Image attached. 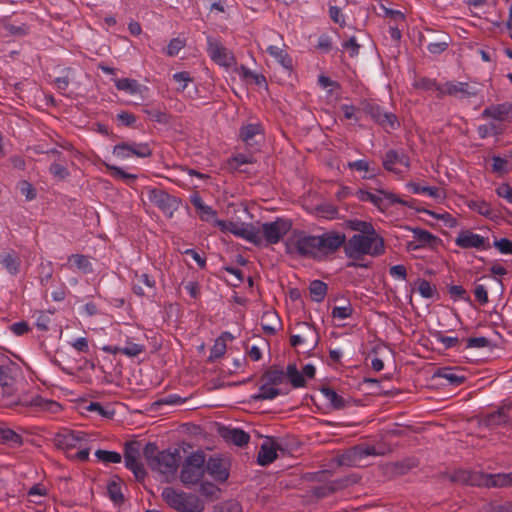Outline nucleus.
I'll use <instances>...</instances> for the list:
<instances>
[{
  "mask_svg": "<svg viewBox=\"0 0 512 512\" xmlns=\"http://www.w3.org/2000/svg\"><path fill=\"white\" fill-rule=\"evenodd\" d=\"M345 239L343 233L335 231L312 235L304 230H293L285 241V248L289 254L322 260L342 246Z\"/></svg>",
  "mask_w": 512,
  "mask_h": 512,
  "instance_id": "f257e3e1",
  "label": "nucleus"
},
{
  "mask_svg": "<svg viewBox=\"0 0 512 512\" xmlns=\"http://www.w3.org/2000/svg\"><path fill=\"white\" fill-rule=\"evenodd\" d=\"M291 228L292 221L283 217L257 224L240 221L236 237L257 247H267L279 243Z\"/></svg>",
  "mask_w": 512,
  "mask_h": 512,
  "instance_id": "f03ea898",
  "label": "nucleus"
},
{
  "mask_svg": "<svg viewBox=\"0 0 512 512\" xmlns=\"http://www.w3.org/2000/svg\"><path fill=\"white\" fill-rule=\"evenodd\" d=\"M144 458L152 471L162 475L165 481L174 478L180 461L177 449L159 451L155 443H147L143 449Z\"/></svg>",
  "mask_w": 512,
  "mask_h": 512,
  "instance_id": "7ed1b4c3",
  "label": "nucleus"
},
{
  "mask_svg": "<svg viewBox=\"0 0 512 512\" xmlns=\"http://www.w3.org/2000/svg\"><path fill=\"white\" fill-rule=\"evenodd\" d=\"M91 438L83 431L64 430L55 436V444L73 460L86 461L90 454Z\"/></svg>",
  "mask_w": 512,
  "mask_h": 512,
  "instance_id": "20e7f679",
  "label": "nucleus"
},
{
  "mask_svg": "<svg viewBox=\"0 0 512 512\" xmlns=\"http://www.w3.org/2000/svg\"><path fill=\"white\" fill-rule=\"evenodd\" d=\"M384 251V240L377 232L373 235H353L346 246V254L351 258L361 255L378 256Z\"/></svg>",
  "mask_w": 512,
  "mask_h": 512,
  "instance_id": "39448f33",
  "label": "nucleus"
},
{
  "mask_svg": "<svg viewBox=\"0 0 512 512\" xmlns=\"http://www.w3.org/2000/svg\"><path fill=\"white\" fill-rule=\"evenodd\" d=\"M191 203L195 207L201 221L212 224L222 233H230L236 237L240 220L230 221L219 219L217 211L212 206L207 205L199 195L192 196Z\"/></svg>",
  "mask_w": 512,
  "mask_h": 512,
  "instance_id": "423d86ee",
  "label": "nucleus"
},
{
  "mask_svg": "<svg viewBox=\"0 0 512 512\" xmlns=\"http://www.w3.org/2000/svg\"><path fill=\"white\" fill-rule=\"evenodd\" d=\"M355 195L359 201L372 203L381 213H385L394 204L412 206L408 201L384 189H377L374 192L359 189Z\"/></svg>",
  "mask_w": 512,
  "mask_h": 512,
  "instance_id": "0eeeda50",
  "label": "nucleus"
},
{
  "mask_svg": "<svg viewBox=\"0 0 512 512\" xmlns=\"http://www.w3.org/2000/svg\"><path fill=\"white\" fill-rule=\"evenodd\" d=\"M355 195L359 201L372 203L381 213H385L394 204L412 206L408 201L384 189H377L374 192L359 189Z\"/></svg>",
  "mask_w": 512,
  "mask_h": 512,
  "instance_id": "6e6552de",
  "label": "nucleus"
},
{
  "mask_svg": "<svg viewBox=\"0 0 512 512\" xmlns=\"http://www.w3.org/2000/svg\"><path fill=\"white\" fill-rule=\"evenodd\" d=\"M161 496L169 507L178 512H200L203 509L197 497L173 487L164 488Z\"/></svg>",
  "mask_w": 512,
  "mask_h": 512,
  "instance_id": "1a4fd4ad",
  "label": "nucleus"
},
{
  "mask_svg": "<svg viewBox=\"0 0 512 512\" xmlns=\"http://www.w3.org/2000/svg\"><path fill=\"white\" fill-rule=\"evenodd\" d=\"M205 462V455L202 452L189 455L180 473L181 482L186 486L198 483L205 474Z\"/></svg>",
  "mask_w": 512,
  "mask_h": 512,
  "instance_id": "9d476101",
  "label": "nucleus"
},
{
  "mask_svg": "<svg viewBox=\"0 0 512 512\" xmlns=\"http://www.w3.org/2000/svg\"><path fill=\"white\" fill-rule=\"evenodd\" d=\"M207 46L208 55L217 65L226 69L236 65L234 54L225 48L217 39L211 36L207 37Z\"/></svg>",
  "mask_w": 512,
  "mask_h": 512,
  "instance_id": "9b49d317",
  "label": "nucleus"
},
{
  "mask_svg": "<svg viewBox=\"0 0 512 512\" xmlns=\"http://www.w3.org/2000/svg\"><path fill=\"white\" fill-rule=\"evenodd\" d=\"M113 155L121 160L129 159L133 156L138 158L149 157L152 153L147 143H119L113 147Z\"/></svg>",
  "mask_w": 512,
  "mask_h": 512,
  "instance_id": "f8f14e48",
  "label": "nucleus"
},
{
  "mask_svg": "<svg viewBox=\"0 0 512 512\" xmlns=\"http://www.w3.org/2000/svg\"><path fill=\"white\" fill-rule=\"evenodd\" d=\"M455 245L462 249H475L478 251L486 250L488 247V239L471 230H461L455 240Z\"/></svg>",
  "mask_w": 512,
  "mask_h": 512,
  "instance_id": "ddd939ff",
  "label": "nucleus"
},
{
  "mask_svg": "<svg viewBox=\"0 0 512 512\" xmlns=\"http://www.w3.org/2000/svg\"><path fill=\"white\" fill-rule=\"evenodd\" d=\"M124 461L126 468L131 470L137 479H143L145 477L146 472L140 461V448L137 442L126 444Z\"/></svg>",
  "mask_w": 512,
  "mask_h": 512,
  "instance_id": "4468645a",
  "label": "nucleus"
},
{
  "mask_svg": "<svg viewBox=\"0 0 512 512\" xmlns=\"http://www.w3.org/2000/svg\"><path fill=\"white\" fill-rule=\"evenodd\" d=\"M383 166L387 171L402 176L410 168V161L405 153L389 150L383 159Z\"/></svg>",
  "mask_w": 512,
  "mask_h": 512,
  "instance_id": "2eb2a0df",
  "label": "nucleus"
},
{
  "mask_svg": "<svg viewBox=\"0 0 512 512\" xmlns=\"http://www.w3.org/2000/svg\"><path fill=\"white\" fill-rule=\"evenodd\" d=\"M148 199L170 217L178 207L177 200L160 189L149 190Z\"/></svg>",
  "mask_w": 512,
  "mask_h": 512,
  "instance_id": "dca6fc26",
  "label": "nucleus"
},
{
  "mask_svg": "<svg viewBox=\"0 0 512 512\" xmlns=\"http://www.w3.org/2000/svg\"><path fill=\"white\" fill-rule=\"evenodd\" d=\"M216 481H226L229 473L225 462L220 458H210L205 465V471Z\"/></svg>",
  "mask_w": 512,
  "mask_h": 512,
  "instance_id": "f3484780",
  "label": "nucleus"
},
{
  "mask_svg": "<svg viewBox=\"0 0 512 512\" xmlns=\"http://www.w3.org/2000/svg\"><path fill=\"white\" fill-rule=\"evenodd\" d=\"M66 266L71 270H78L84 274L93 272V265L88 256L72 254L67 259Z\"/></svg>",
  "mask_w": 512,
  "mask_h": 512,
  "instance_id": "a211bd4d",
  "label": "nucleus"
},
{
  "mask_svg": "<svg viewBox=\"0 0 512 512\" xmlns=\"http://www.w3.org/2000/svg\"><path fill=\"white\" fill-rule=\"evenodd\" d=\"M441 92L458 98H466L475 94L470 86L464 82H447L443 85Z\"/></svg>",
  "mask_w": 512,
  "mask_h": 512,
  "instance_id": "6ab92c4d",
  "label": "nucleus"
},
{
  "mask_svg": "<svg viewBox=\"0 0 512 512\" xmlns=\"http://www.w3.org/2000/svg\"><path fill=\"white\" fill-rule=\"evenodd\" d=\"M277 458V447L274 442L265 441L259 450L257 461L260 465H268Z\"/></svg>",
  "mask_w": 512,
  "mask_h": 512,
  "instance_id": "aec40b11",
  "label": "nucleus"
},
{
  "mask_svg": "<svg viewBox=\"0 0 512 512\" xmlns=\"http://www.w3.org/2000/svg\"><path fill=\"white\" fill-rule=\"evenodd\" d=\"M436 376L444 379L448 384L452 386H458L466 379L463 373L451 367L439 369L436 373Z\"/></svg>",
  "mask_w": 512,
  "mask_h": 512,
  "instance_id": "412c9836",
  "label": "nucleus"
},
{
  "mask_svg": "<svg viewBox=\"0 0 512 512\" xmlns=\"http://www.w3.org/2000/svg\"><path fill=\"white\" fill-rule=\"evenodd\" d=\"M268 54L274 58L284 69L292 70V59L288 53L281 47L276 45H269L267 47Z\"/></svg>",
  "mask_w": 512,
  "mask_h": 512,
  "instance_id": "4be33fe9",
  "label": "nucleus"
},
{
  "mask_svg": "<svg viewBox=\"0 0 512 512\" xmlns=\"http://www.w3.org/2000/svg\"><path fill=\"white\" fill-rule=\"evenodd\" d=\"M107 494L114 504L119 505L123 503L122 482L119 478L113 477L108 481Z\"/></svg>",
  "mask_w": 512,
  "mask_h": 512,
  "instance_id": "5701e85b",
  "label": "nucleus"
},
{
  "mask_svg": "<svg viewBox=\"0 0 512 512\" xmlns=\"http://www.w3.org/2000/svg\"><path fill=\"white\" fill-rule=\"evenodd\" d=\"M466 206L481 216L493 219V212L490 203L484 199H471L466 202Z\"/></svg>",
  "mask_w": 512,
  "mask_h": 512,
  "instance_id": "b1692460",
  "label": "nucleus"
},
{
  "mask_svg": "<svg viewBox=\"0 0 512 512\" xmlns=\"http://www.w3.org/2000/svg\"><path fill=\"white\" fill-rule=\"evenodd\" d=\"M281 390L268 381L259 387L258 393L252 396L253 400H273L281 394Z\"/></svg>",
  "mask_w": 512,
  "mask_h": 512,
  "instance_id": "393cba45",
  "label": "nucleus"
},
{
  "mask_svg": "<svg viewBox=\"0 0 512 512\" xmlns=\"http://www.w3.org/2000/svg\"><path fill=\"white\" fill-rule=\"evenodd\" d=\"M223 437L237 446L247 444L250 439L249 435L245 431L237 428L226 429L223 433Z\"/></svg>",
  "mask_w": 512,
  "mask_h": 512,
  "instance_id": "a878e982",
  "label": "nucleus"
},
{
  "mask_svg": "<svg viewBox=\"0 0 512 512\" xmlns=\"http://www.w3.org/2000/svg\"><path fill=\"white\" fill-rule=\"evenodd\" d=\"M86 412H91L104 419H111L115 415L114 409L110 405L103 406L99 402H90L84 406Z\"/></svg>",
  "mask_w": 512,
  "mask_h": 512,
  "instance_id": "bb28decb",
  "label": "nucleus"
},
{
  "mask_svg": "<svg viewBox=\"0 0 512 512\" xmlns=\"http://www.w3.org/2000/svg\"><path fill=\"white\" fill-rule=\"evenodd\" d=\"M236 71L238 75L245 81H252L260 87L267 86L266 78L263 75L253 72L246 66L242 65L239 68H237Z\"/></svg>",
  "mask_w": 512,
  "mask_h": 512,
  "instance_id": "cd10ccee",
  "label": "nucleus"
},
{
  "mask_svg": "<svg viewBox=\"0 0 512 512\" xmlns=\"http://www.w3.org/2000/svg\"><path fill=\"white\" fill-rule=\"evenodd\" d=\"M262 329L268 334H274L280 327L279 318L273 311H268L262 317Z\"/></svg>",
  "mask_w": 512,
  "mask_h": 512,
  "instance_id": "c85d7f7f",
  "label": "nucleus"
},
{
  "mask_svg": "<svg viewBox=\"0 0 512 512\" xmlns=\"http://www.w3.org/2000/svg\"><path fill=\"white\" fill-rule=\"evenodd\" d=\"M484 483L487 486L494 487H504L512 485V472L489 475Z\"/></svg>",
  "mask_w": 512,
  "mask_h": 512,
  "instance_id": "c756f323",
  "label": "nucleus"
},
{
  "mask_svg": "<svg viewBox=\"0 0 512 512\" xmlns=\"http://www.w3.org/2000/svg\"><path fill=\"white\" fill-rule=\"evenodd\" d=\"M114 84L118 90L125 91L130 95L140 93V84L130 78L115 79Z\"/></svg>",
  "mask_w": 512,
  "mask_h": 512,
  "instance_id": "7c9ffc66",
  "label": "nucleus"
},
{
  "mask_svg": "<svg viewBox=\"0 0 512 512\" xmlns=\"http://www.w3.org/2000/svg\"><path fill=\"white\" fill-rule=\"evenodd\" d=\"M309 292L311 299L319 303L324 300L327 294V285L323 281L314 280L309 285Z\"/></svg>",
  "mask_w": 512,
  "mask_h": 512,
  "instance_id": "2f4dec72",
  "label": "nucleus"
},
{
  "mask_svg": "<svg viewBox=\"0 0 512 512\" xmlns=\"http://www.w3.org/2000/svg\"><path fill=\"white\" fill-rule=\"evenodd\" d=\"M0 263L11 275H15L19 271L20 262L12 253L0 255Z\"/></svg>",
  "mask_w": 512,
  "mask_h": 512,
  "instance_id": "473e14b6",
  "label": "nucleus"
},
{
  "mask_svg": "<svg viewBox=\"0 0 512 512\" xmlns=\"http://www.w3.org/2000/svg\"><path fill=\"white\" fill-rule=\"evenodd\" d=\"M417 285L418 293L425 299H432L437 296V289L435 285H432L426 279H417L415 282Z\"/></svg>",
  "mask_w": 512,
  "mask_h": 512,
  "instance_id": "72a5a7b5",
  "label": "nucleus"
},
{
  "mask_svg": "<svg viewBox=\"0 0 512 512\" xmlns=\"http://www.w3.org/2000/svg\"><path fill=\"white\" fill-rule=\"evenodd\" d=\"M261 128L259 124H247L241 128L240 136L246 145H252L254 137L260 135Z\"/></svg>",
  "mask_w": 512,
  "mask_h": 512,
  "instance_id": "f704fd0d",
  "label": "nucleus"
},
{
  "mask_svg": "<svg viewBox=\"0 0 512 512\" xmlns=\"http://www.w3.org/2000/svg\"><path fill=\"white\" fill-rule=\"evenodd\" d=\"M286 375L294 388L304 387L306 384V380L303 377L302 372H300L295 365H288Z\"/></svg>",
  "mask_w": 512,
  "mask_h": 512,
  "instance_id": "c9c22d12",
  "label": "nucleus"
},
{
  "mask_svg": "<svg viewBox=\"0 0 512 512\" xmlns=\"http://www.w3.org/2000/svg\"><path fill=\"white\" fill-rule=\"evenodd\" d=\"M107 169L112 172L113 177L123 180L127 184H131L133 181L137 179L136 174L128 173L121 167L112 165L110 163H104Z\"/></svg>",
  "mask_w": 512,
  "mask_h": 512,
  "instance_id": "e433bc0d",
  "label": "nucleus"
},
{
  "mask_svg": "<svg viewBox=\"0 0 512 512\" xmlns=\"http://www.w3.org/2000/svg\"><path fill=\"white\" fill-rule=\"evenodd\" d=\"M424 213L434 219L441 220L444 223V225L448 228H454L458 224L457 219L448 212L438 213L431 210H424Z\"/></svg>",
  "mask_w": 512,
  "mask_h": 512,
  "instance_id": "4c0bfd02",
  "label": "nucleus"
},
{
  "mask_svg": "<svg viewBox=\"0 0 512 512\" xmlns=\"http://www.w3.org/2000/svg\"><path fill=\"white\" fill-rule=\"evenodd\" d=\"M320 392L324 396L327 402H329L334 408H342L344 406L343 398L337 394V392L331 388H321Z\"/></svg>",
  "mask_w": 512,
  "mask_h": 512,
  "instance_id": "58836bf2",
  "label": "nucleus"
},
{
  "mask_svg": "<svg viewBox=\"0 0 512 512\" xmlns=\"http://www.w3.org/2000/svg\"><path fill=\"white\" fill-rule=\"evenodd\" d=\"M95 456L99 461L105 464H116L120 463L122 460L121 454L116 451L97 450Z\"/></svg>",
  "mask_w": 512,
  "mask_h": 512,
  "instance_id": "ea45409f",
  "label": "nucleus"
},
{
  "mask_svg": "<svg viewBox=\"0 0 512 512\" xmlns=\"http://www.w3.org/2000/svg\"><path fill=\"white\" fill-rule=\"evenodd\" d=\"M145 347L143 344L134 343L130 340H127L125 346L122 347L121 353L127 357H136L144 352Z\"/></svg>",
  "mask_w": 512,
  "mask_h": 512,
  "instance_id": "a19ab883",
  "label": "nucleus"
},
{
  "mask_svg": "<svg viewBox=\"0 0 512 512\" xmlns=\"http://www.w3.org/2000/svg\"><path fill=\"white\" fill-rule=\"evenodd\" d=\"M511 169V166L509 164L508 158H503L500 156H493L492 157V170L495 173L498 174H505L509 172Z\"/></svg>",
  "mask_w": 512,
  "mask_h": 512,
  "instance_id": "79ce46f5",
  "label": "nucleus"
},
{
  "mask_svg": "<svg viewBox=\"0 0 512 512\" xmlns=\"http://www.w3.org/2000/svg\"><path fill=\"white\" fill-rule=\"evenodd\" d=\"M374 454V448H354L353 450L349 451L346 455L342 456L341 463L346 464V458H353V460H356L357 458H362L364 456L372 455Z\"/></svg>",
  "mask_w": 512,
  "mask_h": 512,
  "instance_id": "37998d69",
  "label": "nucleus"
},
{
  "mask_svg": "<svg viewBox=\"0 0 512 512\" xmlns=\"http://www.w3.org/2000/svg\"><path fill=\"white\" fill-rule=\"evenodd\" d=\"M185 45L186 42L184 39L180 37L173 38L169 41L165 53L170 57L176 56L185 47Z\"/></svg>",
  "mask_w": 512,
  "mask_h": 512,
  "instance_id": "c03bdc74",
  "label": "nucleus"
},
{
  "mask_svg": "<svg viewBox=\"0 0 512 512\" xmlns=\"http://www.w3.org/2000/svg\"><path fill=\"white\" fill-rule=\"evenodd\" d=\"M173 80L177 83V91H184L192 82L190 74L186 71L176 72L173 74Z\"/></svg>",
  "mask_w": 512,
  "mask_h": 512,
  "instance_id": "a18cd8bd",
  "label": "nucleus"
},
{
  "mask_svg": "<svg viewBox=\"0 0 512 512\" xmlns=\"http://www.w3.org/2000/svg\"><path fill=\"white\" fill-rule=\"evenodd\" d=\"M350 227L353 230L358 231L359 232L358 235H366V234L373 235V233L376 232L373 225L370 222L361 221V220L352 221L350 224Z\"/></svg>",
  "mask_w": 512,
  "mask_h": 512,
  "instance_id": "49530a36",
  "label": "nucleus"
},
{
  "mask_svg": "<svg viewBox=\"0 0 512 512\" xmlns=\"http://www.w3.org/2000/svg\"><path fill=\"white\" fill-rule=\"evenodd\" d=\"M422 194H426L438 203H441L446 199V192L443 189L434 186H424Z\"/></svg>",
  "mask_w": 512,
  "mask_h": 512,
  "instance_id": "de8ad7c7",
  "label": "nucleus"
},
{
  "mask_svg": "<svg viewBox=\"0 0 512 512\" xmlns=\"http://www.w3.org/2000/svg\"><path fill=\"white\" fill-rule=\"evenodd\" d=\"M452 481L459 482L463 484H470L474 485L477 483V481L474 479V477L471 475L470 472L465 470H458L455 471L451 477Z\"/></svg>",
  "mask_w": 512,
  "mask_h": 512,
  "instance_id": "09e8293b",
  "label": "nucleus"
},
{
  "mask_svg": "<svg viewBox=\"0 0 512 512\" xmlns=\"http://www.w3.org/2000/svg\"><path fill=\"white\" fill-rule=\"evenodd\" d=\"M353 308L351 304L336 306L332 309V317L339 320H345L352 315Z\"/></svg>",
  "mask_w": 512,
  "mask_h": 512,
  "instance_id": "8fccbe9b",
  "label": "nucleus"
},
{
  "mask_svg": "<svg viewBox=\"0 0 512 512\" xmlns=\"http://www.w3.org/2000/svg\"><path fill=\"white\" fill-rule=\"evenodd\" d=\"M143 111L152 121L163 124L169 121L168 114L159 109H144Z\"/></svg>",
  "mask_w": 512,
  "mask_h": 512,
  "instance_id": "3c124183",
  "label": "nucleus"
},
{
  "mask_svg": "<svg viewBox=\"0 0 512 512\" xmlns=\"http://www.w3.org/2000/svg\"><path fill=\"white\" fill-rule=\"evenodd\" d=\"M226 343L224 342L223 338H217L211 348L210 351V358H220L222 357L226 352Z\"/></svg>",
  "mask_w": 512,
  "mask_h": 512,
  "instance_id": "603ef678",
  "label": "nucleus"
},
{
  "mask_svg": "<svg viewBox=\"0 0 512 512\" xmlns=\"http://www.w3.org/2000/svg\"><path fill=\"white\" fill-rule=\"evenodd\" d=\"M494 247L502 255H511L512 254V241L508 238H500L498 240H495Z\"/></svg>",
  "mask_w": 512,
  "mask_h": 512,
  "instance_id": "864d4df0",
  "label": "nucleus"
},
{
  "mask_svg": "<svg viewBox=\"0 0 512 512\" xmlns=\"http://www.w3.org/2000/svg\"><path fill=\"white\" fill-rule=\"evenodd\" d=\"M498 197L512 204V187L508 183H501L495 189Z\"/></svg>",
  "mask_w": 512,
  "mask_h": 512,
  "instance_id": "5fc2aeb1",
  "label": "nucleus"
},
{
  "mask_svg": "<svg viewBox=\"0 0 512 512\" xmlns=\"http://www.w3.org/2000/svg\"><path fill=\"white\" fill-rule=\"evenodd\" d=\"M68 344L77 352L80 353H88L89 352V344L88 339L86 337L75 338L68 342Z\"/></svg>",
  "mask_w": 512,
  "mask_h": 512,
  "instance_id": "6e6d98bb",
  "label": "nucleus"
},
{
  "mask_svg": "<svg viewBox=\"0 0 512 512\" xmlns=\"http://www.w3.org/2000/svg\"><path fill=\"white\" fill-rule=\"evenodd\" d=\"M0 440L3 442L19 443L20 436L8 427H0Z\"/></svg>",
  "mask_w": 512,
  "mask_h": 512,
  "instance_id": "4d7b16f0",
  "label": "nucleus"
},
{
  "mask_svg": "<svg viewBox=\"0 0 512 512\" xmlns=\"http://www.w3.org/2000/svg\"><path fill=\"white\" fill-rule=\"evenodd\" d=\"M414 237L422 244H430L434 240H436V237L431 234L430 232L424 230V229H414L413 230Z\"/></svg>",
  "mask_w": 512,
  "mask_h": 512,
  "instance_id": "13d9d810",
  "label": "nucleus"
},
{
  "mask_svg": "<svg viewBox=\"0 0 512 512\" xmlns=\"http://www.w3.org/2000/svg\"><path fill=\"white\" fill-rule=\"evenodd\" d=\"M448 292L450 294V297L454 301H460V300H468V297L466 295V290L461 285H452L448 288Z\"/></svg>",
  "mask_w": 512,
  "mask_h": 512,
  "instance_id": "bf43d9fd",
  "label": "nucleus"
},
{
  "mask_svg": "<svg viewBox=\"0 0 512 512\" xmlns=\"http://www.w3.org/2000/svg\"><path fill=\"white\" fill-rule=\"evenodd\" d=\"M477 132H478L479 137L484 139L491 135L497 134L498 130L494 123H487V124L479 125L477 128Z\"/></svg>",
  "mask_w": 512,
  "mask_h": 512,
  "instance_id": "052dcab7",
  "label": "nucleus"
},
{
  "mask_svg": "<svg viewBox=\"0 0 512 512\" xmlns=\"http://www.w3.org/2000/svg\"><path fill=\"white\" fill-rule=\"evenodd\" d=\"M389 274L393 279L405 281L407 279L406 267L402 264L390 267Z\"/></svg>",
  "mask_w": 512,
  "mask_h": 512,
  "instance_id": "680f3d73",
  "label": "nucleus"
},
{
  "mask_svg": "<svg viewBox=\"0 0 512 512\" xmlns=\"http://www.w3.org/2000/svg\"><path fill=\"white\" fill-rule=\"evenodd\" d=\"M484 512H512V503L505 504L489 503L484 507Z\"/></svg>",
  "mask_w": 512,
  "mask_h": 512,
  "instance_id": "e2e57ef3",
  "label": "nucleus"
},
{
  "mask_svg": "<svg viewBox=\"0 0 512 512\" xmlns=\"http://www.w3.org/2000/svg\"><path fill=\"white\" fill-rule=\"evenodd\" d=\"M134 276H135V280L138 283L143 284L144 286H146L147 288H150V289H154L155 288L156 281L149 274H147V273L138 274V272H135Z\"/></svg>",
  "mask_w": 512,
  "mask_h": 512,
  "instance_id": "0e129e2a",
  "label": "nucleus"
},
{
  "mask_svg": "<svg viewBox=\"0 0 512 512\" xmlns=\"http://www.w3.org/2000/svg\"><path fill=\"white\" fill-rule=\"evenodd\" d=\"M474 295H475L476 300L481 305H485L488 303V291L484 285L477 284L474 289Z\"/></svg>",
  "mask_w": 512,
  "mask_h": 512,
  "instance_id": "69168bd1",
  "label": "nucleus"
},
{
  "mask_svg": "<svg viewBox=\"0 0 512 512\" xmlns=\"http://www.w3.org/2000/svg\"><path fill=\"white\" fill-rule=\"evenodd\" d=\"M285 379V373L282 370H274L267 374V381L274 386L280 385Z\"/></svg>",
  "mask_w": 512,
  "mask_h": 512,
  "instance_id": "338daca9",
  "label": "nucleus"
},
{
  "mask_svg": "<svg viewBox=\"0 0 512 512\" xmlns=\"http://www.w3.org/2000/svg\"><path fill=\"white\" fill-rule=\"evenodd\" d=\"M213 512H242V508L237 502H230L215 507Z\"/></svg>",
  "mask_w": 512,
  "mask_h": 512,
  "instance_id": "774afa93",
  "label": "nucleus"
}]
</instances>
